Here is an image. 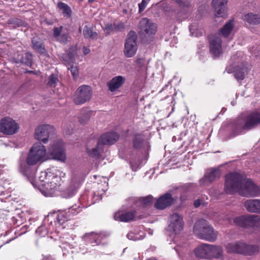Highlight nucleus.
Instances as JSON below:
<instances>
[{"label":"nucleus","mask_w":260,"mask_h":260,"mask_svg":"<svg viewBox=\"0 0 260 260\" xmlns=\"http://www.w3.org/2000/svg\"><path fill=\"white\" fill-rule=\"evenodd\" d=\"M223 250L221 246L210 244L209 259L220 258L223 256Z\"/></svg>","instance_id":"obj_30"},{"label":"nucleus","mask_w":260,"mask_h":260,"mask_svg":"<svg viewBox=\"0 0 260 260\" xmlns=\"http://www.w3.org/2000/svg\"><path fill=\"white\" fill-rule=\"evenodd\" d=\"M103 29L105 32L107 34H109L110 33L115 31V27H114V23H107L103 27Z\"/></svg>","instance_id":"obj_44"},{"label":"nucleus","mask_w":260,"mask_h":260,"mask_svg":"<svg viewBox=\"0 0 260 260\" xmlns=\"http://www.w3.org/2000/svg\"><path fill=\"white\" fill-rule=\"evenodd\" d=\"M189 30L190 34L193 37H199L202 36L204 33V30L196 23L192 24L190 26Z\"/></svg>","instance_id":"obj_35"},{"label":"nucleus","mask_w":260,"mask_h":260,"mask_svg":"<svg viewBox=\"0 0 260 260\" xmlns=\"http://www.w3.org/2000/svg\"><path fill=\"white\" fill-rule=\"evenodd\" d=\"M57 81V78L52 74L49 77L48 84L51 87H55Z\"/></svg>","instance_id":"obj_45"},{"label":"nucleus","mask_w":260,"mask_h":260,"mask_svg":"<svg viewBox=\"0 0 260 260\" xmlns=\"http://www.w3.org/2000/svg\"><path fill=\"white\" fill-rule=\"evenodd\" d=\"M142 33L147 36L154 35L156 31V25L147 18H142L139 23Z\"/></svg>","instance_id":"obj_18"},{"label":"nucleus","mask_w":260,"mask_h":260,"mask_svg":"<svg viewBox=\"0 0 260 260\" xmlns=\"http://www.w3.org/2000/svg\"><path fill=\"white\" fill-rule=\"evenodd\" d=\"M53 127L49 124H40L35 129V138L37 140L46 144L48 141L50 134L53 132Z\"/></svg>","instance_id":"obj_14"},{"label":"nucleus","mask_w":260,"mask_h":260,"mask_svg":"<svg viewBox=\"0 0 260 260\" xmlns=\"http://www.w3.org/2000/svg\"><path fill=\"white\" fill-rule=\"evenodd\" d=\"M232 59L233 60L236 61L237 60L236 55H235V56H233Z\"/></svg>","instance_id":"obj_58"},{"label":"nucleus","mask_w":260,"mask_h":260,"mask_svg":"<svg viewBox=\"0 0 260 260\" xmlns=\"http://www.w3.org/2000/svg\"><path fill=\"white\" fill-rule=\"evenodd\" d=\"M225 248L228 253H240L245 255H252L258 250L257 246L247 245L242 242L229 243Z\"/></svg>","instance_id":"obj_8"},{"label":"nucleus","mask_w":260,"mask_h":260,"mask_svg":"<svg viewBox=\"0 0 260 260\" xmlns=\"http://www.w3.org/2000/svg\"><path fill=\"white\" fill-rule=\"evenodd\" d=\"M119 136L116 133L110 132L102 135L98 141L102 145H111L115 143Z\"/></svg>","instance_id":"obj_24"},{"label":"nucleus","mask_w":260,"mask_h":260,"mask_svg":"<svg viewBox=\"0 0 260 260\" xmlns=\"http://www.w3.org/2000/svg\"><path fill=\"white\" fill-rule=\"evenodd\" d=\"M260 124V113L253 112L244 118L239 116L233 122L232 128L234 131V135H239L244 130L251 129Z\"/></svg>","instance_id":"obj_4"},{"label":"nucleus","mask_w":260,"mask_h":260,"mask_svg":"<svg viewBox=\"0 0 260 260\" xmlns=\"http://www.w3.org/2000/svg\"><path fill=\"white\" fill-rule=\"evenodd\" d=\"M127 237L129 240L137 241L141 239H142L144 238V237L141 236V238L140 237H138L137 235H136L134 232H129L127 235Z\"/></svg>","instance_id":"obj_47"},{"label":"nucleus","mask_w":260,"mask_h":260,"mask_svg":"<svg viewBox=\"0 0 260 260\" xmlns=\"http://www.w3.org/2000/svg\"><path fill=\"white\" fill-rule=\"evenodd\" d=\"M48 216L45 218L44 224L39 226L36 230V233L40 237L46 236L49 232L59 233L60 230H56L55 223L53 221L52 224L48 223L46 221Z\"/></svg>","instance_id":"obj_20"},{"label":"nucleus","mask_w":260,"mask_h":260,"mask_svg":"<svg viewBox=\"0 0 260 260\" xmlns=\"http://www.w3.org/2000/svg\"><path fill=\"white\" fill-rule=\"evenodd\" d=\"M38 189L40 191L43 195L46 197H52L55 192L58 190L59 187H57L54 190H50V188H52L50 183H46L43 182H37Z\"/></svg>","instance_id":"obj_27"},{"label":"nucleus","mask_w":260,"mask_h":260,"mask_svg":"<svg viewBox=\"0 0 260 260\" xmlns=\"http://www.w3.org/2000/svg\"><path fill=\"white\" fill-rule=\"evenodd\" d=\"M135 213L133 211H118L114 214V219L116 221L128 222L134 218Z\"/></svg>","instance_id":"obj_26"},{"label":"nucleus","mask_w":260,"mask_h":260,"mask_svg":"<svg viewBox=\"0 0 260 260\" xmlns=\"http://www.w3.org/2000/svg\"><path fill=\"white\" fill-rule=\"evenodd\" d=\"M205 175L206 177H207L208 179V181H210L211 183L212 181L220 176V172L218 169L211 170L209 172L206 173Z\"/></svg>","instance_id":"obj_38"},{"label":"nucleus","mask_w":260,"mask_h":260,"mask_svg":"<svg viewBox=\"0 0 260 260\" xmlns=\"http://www.w3.org/2000/svg\"><path fill=\"white\" fill-rule=\"evenodd\" d=\"M103 151V146L96 139L90 140L87 144L88 155L93 158H98Z\"/></svg>","instance_id":"obj_17"},{"label":"nucleus","mask_w":260,"mask_h":260,"mask_svg":"<svg viewBox=\"0 0 260 260\" xmlns=\"http://www.w3.org/2000/svg\"><path fill=\"white\" fill-rule=\"evenodd\" d=\"M92 91L90 86L82 85L76 90L74 101L77 105H81L89 101L91 96Z\"/></svg>","instance_id":"obj_13"},{"label":"nucleus","mask_w":260,"mask_h":260,"mask_svg":"<svg viewBox=\"0 0 260 260\" xmlns=\"http://www.w3.org/2000/svg\"><path fill=\"white\" fill-rule=\"evenodd\" d=\"M76 246V244L73 241V239H68L67 241H62L60 247L63 251H67L68 252L69 249H72Z\"/></svg>","instance_id":"obj_37"},{"label":"nucleus","mask_w":260,"mask_h":260,"mask_svg":"<svg viewBox=\"0 0 260 260\" xmlns=\"http://www.w3.org/2000/svg\"><path fill=\"white\" fill-rule=\"evenodd\" d=\"M65 176V173L53 167L47 169L45 171L41 172L37 182L50 183L52 186V188H50V191L59 187L61 185V178H64Z\"/></svg>","instance_id":"obj_5"},{"label":"nucleus","mask_w":260,"mask_h":260,"mask_svg":"<svg viewBox=\"0 0 260 260\" xmlns=\"http://www.w3.org/2000/svg\"><path fill=\"white\" fill-rule=\"evenodd\" d=\"M210 51L214 57H217L222 53L221 40L218 35L210 38Z\"/></svg>","instance_id":"obj_19"},{"label":"nucleus","mask_w":260,"mask_h":260,"mask_svg":"<svg viewBox=\"0 0 260 260\" xmlns=\"http://www.w3.org/2000/svg\"><path fill=\"white\" fill-rule=\"evenodd\" d=\"M224 191L229 194L236 192L243 196H257L260 194V188L251 179L238 173H230L225 177Z\"/></svg>","instance_id":"obj_1"},{"label":"nucleus","mask_w":260,"mask_h":260,"mask_svg":"<svg viewBox=\"0 0 260 260\" xmlns=\"http://www.w3.org/2000/svg\"><path fill=\"white\" fill-rule=\"evenodd\" d=\"M228 0H213L212 6L214 15L216 17L226 18L228 16Z\"/></svg>","instance_id":"obj_15"},{"label":"nucleus","mask_w":260,"mask_h":260,"mask_svg":"<svg viewBox=\"0 0 260 260\" xmlns=\"http://www.w3.org/2000/svg\"><path fill=\"white\" fill-rule=\"evenodd\" d=\"M58 8L62 11L64 15L68 17H70L71 14V10L70 8L66 4L63 3H59L58 4Z\"/></svg>","instance_id":"obj_41"},{"label":"nucleus","mask_w":260,"mask_h":260,"mask_svg":"<svg viewBox=\"0 0 260 260\" xmlns=\"http://www.w3.org/2000/svg\"><path fill=\"white\" fill-rule=\"evenodd\" d=\"M143 145L142 136L141 135H136L134 140V146L137 148H140Z\"/></svg>","instance_id":"obj_42"},{"label":"nucleus","mask_w":260,"mask_h":260,"mask_svg":"<svg viewBox=\"0 0 260 260\" xmlns=\"http://www.w3.org/2000/svg\"><path fill=\"white\" fill-rule=\"evenodd\" d=\"M42 260H54L51 256H48L44 257Z\"/></svg>","instance_id":"obj_55"},{"label":"nucleus","mask_w":260,"mask_h":260,"mask_svg":"<svg viewBox=\"0 0 260 260\" xmlns=\"http://www.w3.org/2000/svg\"><path fill=\"white\" fill-rule=\"evenodd\" d=\"M68 70H70L71 74L74 79H76L78 76V69L76 66H71L70 68L68 67Z\"/></svg>","instance_id":"obj_46"},{"label":"nucleus","mask_w":260,"mask_h":260,"mask_svg":"<svg viewBox=\"0 0 260 260\" xmlns=\"http://www.w3.org/2000/svg\"><path fill=\"white\" fill-rule=\"evenodd\" d=\"M80 184L79 180H76L75 178H72L70 185L63 190L62 196L65 198H70L75 194L77 189Z\"/></svg>","instance_id":"obj_23"},{"label":"nucleus","mask_w":260,"mask_h":260,"mask_svg":"<svg viewBox=\"0 0 260 260\" xmlns=\"http://www.w3.org/2000/svg\"><path fill=\"white\" fill-rule=\"evenodd\" d=\"M137 37L134 31H130L124 44V54L127 57H132L136 53L137 50Z\"/></svg>","instance_id":"obj_12"},{"label":"nucleus","mask_w":260,"mask_h":260,"mask_svg":"<svg viewBox=\"0 0 260 260\" xmlns=\"http://www.w3.org/2000/svg\"><path fill=\"white\" fill-rule=\"evenodd\" d=\"M48 151L53 159L61 162L66 161V154L62 140H58L50 143Z\"/></svg>","instance_id":"obj_9"},{"label":"nucleus","mask_w":260,"mask_h":260,"mask_svg":"<svg viewBox=\"0 0 260 260\" xmlns=\"http://www.w3.org/2000/svg\"><path fill=\"white\" fill-rule=\"evenodd\" d=\"M64 131L66 135H70L71 134L70 130H68L66 128H64Z\"/></svg>","instance_id":"obj_56"},{"label":"nucleus","mask_w":260,"mask_h":260,"mask_svg":"<svg viewBox=\"0 0 260 260\" xmlns=\"http://www.w3.org/2000/svg\"><path fill=\"white\" fill-rule=\"evenodd\" d=\"M71 61H72L73 60V58H71Z\"/></svg>","instance_id":"obj_64"},{"label":"nucleus","mask_w":260,"mask_h":260,"mask_svg":"<svg viewBox=\"0 0 260 260\" xmlns=\"http://www.w3.org/2000/svg\"><path fill=\"white\" fill-rule=\"evenodd\" d=\"M245 206L250 212L260 213V200H249L245 202Z\"/></svg>","instance_id":"obj_31"},{"label":"nucleus","mask_w":260,"mask_h":260,"mask_svg":"<svg viewBox=\"0 0 260 260\" xmlns=\"http://www.w3.org/2000/svg\"><path fill=\"white\" fill-rule=\"evenodd\" d=\"M90 113L84 111L80 113L79 116V121L81 124H84L87 122L90 117Z\"/></svg>","instance_id":"obj_40"},{"label":"nucleus","mask_w":260,"mask_h":260,"mask_svg":"<svg viewBox=\"0 0 260 260\" xmlns=\"http://www.w3.org/2000/svg\"><path fill=\"white\" fill-rule=\"evenodd\" d=\"M175 249L176 251V252L179 254V252L178 248V247L175 248Z\"/></svg>","instance_id":"obj_60"},{"label":"nucleus","mask_w":260,"mask_h":260,"mask_svg":"<svg viewBox=\"0 0 260 260\" xmlns=\"http://www.w3.org/2000/svg\"><path fill=\"white\" fill-rule=\"evenodd\" d=\"M125 79L121 76L113 77L108 83L109 89L114 92L119 88L124 82Z\"/></svg>","instance_id":"obj_28"},{"label":"nucleus","mask_w":260,"mask_h":260,"mask_svg":"<svg viewBox=\"0 0 260 260\" xmlns=\"http://www.w3.org/2000/svg\"><path fill=\"white\" fill-rule=\"evenodd\" d=\"M19 128L17 122L10 117L3 118L0 121V132L6 135L16 133Z\"/></svg>","instance_id":"obj_11"},{"label":"nucleus","mask_w":260,"mask_h":260,"mask_svg":"<svg viewBox=\"0 0 260 260\" xmlns=\"http://www.w3.org/2000/svg\"><path fill=\"white\" fill-rule=\"evenodd\" d=\"M200 204H201V203H200V200H196L194 202V206L196 207H198L200 206Z\"/></svg>","instance_id":"obj_54"},{"label":"nucleus","mask_w":260,"mask_h":260,"mask_svg":"<svg viewBox=\"0 0 260 260\" xmlns=\"http://www.w3.org/2000/svg\"><path fill=\"white\" fill-rule=\"evenodd\" d=\"M82 210L81 208L75 205L68 209V211H60L48 215L46 221L48 223H55L56 230H61L64 229V223L69 220L71 216L77 214Z\"/></svg>","instance_id":"obj_3"},{"label":"nucleus","mask_w":260,"mask_h":260,"mask_svg":"<svg viewBox=\"0 0 260 260\" xmlns=\"http://www.w3.org/2000/svg\"><path fill=\"white\" fill-rule=\"evenodd\" d=\"M105 236L102 233H96L94 232H90L86 233L83 237V240L87 243L91 244L93 247L98 246L100 245L104 244L103 242Z\"/></svg>","instance_id":"obj_16"},{"label":"nucleus","mask_w":260,"mask_h":260,"mask_svg":"<svg viewBox=\"0 0 260 260\" xmlns=\"http://www.w3.org/2000/svg\"><path fill=\"white\" fill-rule=\"evenodd\" d=\"M177 3L180 6H187L188 4V3H186V2H184V0H177Z\"/></svg>","instance_id":"obj_52"},{"label":"nucleus","mask_w":260,"mask_h":260,"mask_svg":"<svg viewBox=\"0 0 260 260\" xmlns=\"http://www.w3.org/2000/svg\"><path fill=\"white\" fill-rule=\"evenodd\" d=\"M242 19L250 24H256L260 23V17L252 13L244 15L242 16Z\"/></svg>","instance_id":"obj_33"},{"label":"nucleus","mask_w":260,"mask_h":260,"mask_svg":"<svg viewBox=\"0 0 260 260\" xmlns=\"http://www.w3.org/2000/svg\"><path fill=\"white\" fill-rule=\"evenodd\" d=\"M226 71L228 73L234 72L235 78L240 81L244 78L247 73V68L245 64L241 63L240 66H237L234 70L232 69L230 66L228 67Z\"/></svg>","instance_id":"obj_21"},{"label":"nucleus","mask_w":260,"mask_h":260,"mask_svg":"<svg viewBox=\"0 0 260 260\" xmlns=\"http://www.w3.org/2000/svg\"><path fill=\"white\" fill-rule=\"evenodd\" d=\"M83 35L85 38L94 39L97 38V34L93 32L92 30L89 27L85 26L83 29Z\"/></svg>","instance_id":"obj_39"},{"label":"nucleus","mask_w":260,"mask_h":260,"mask_svg":"<svg viewBox=\"0 0 260 260\" xmlns=\"http://www.w3.org/2000/svg\"><path fill=\"white\" fill-rule=\"evenodd\" d=\"M137 63L140 67H144L146 66L148 61L146 60L144 58H138L136 60Z\"/></svg>","instance_id":"obj_49"},{"label":"nucleus","mask_w":260,"mask_h":260,"mask_svg":"<svg viewBox=\"0 0 260 260\" xmlns=\"http://www.w3.org/2000/svg\"><path fill=\"white\" fill-rule=\"evenodd\" d=\"M173 201L174 199L171 194L167 193L157 200L154 204V206L157 209H164L171 206Z\"/></svg>","instance_id":"obj_22"},{"label":"nucleus","mask_w":260,"mask_h":260,"mask_svg":"<svg viewBox=\"0 0 260 260\" xmlns=\"http://www.w3.org/2000/svg\"><path fill=\"white\" fill-rule=\"evenodd\" d=\"M238 54V57L239 56H241L242 55V52H238L237 54V55Z\"/></svg>","instance_id":"obj_59"},{"label":"nucleus","mask_w":260,"mask_h":260,"mask_svg":"<svg viewBox=\"0 0 260 260\" xmlns=\"http://www.w3.org/2000/svg\"><path fill=\"white\" fill-rule=\"evenodd\" d=\"M211 183L210 181H208V179L206 177L205 175L204 177L200 180V183L202 185H207Z\"/></svg>","instance_id":"obj_51"},{"label":"nucleus","mask_w":260,"mask_h":260,"mask_svg":"<svg viewBox=\"0 0 260 260\" xmlns=\"http://www.w3.org/2000/svg\"><path fill=\"white\" fill-rule=\"evenodd\" d=\"M83 51L85 55L88 54L90 52L89 48L84 47L83 48Z\"/></svg>","instance_id":"obj_53"},{"label":"nucleus","mask_w":260,"mask_h":260,"mask_svg":"<svg viewBox=\"0 0 260 260\" xmlns=\"http://www.w3.org/2000/svg\"><path fill=\"white\" fill-rule=\"evenodd\" d=\"M131 168H132L133 170H134L135 171H137V168H136L135 166L134 165L131 164Z\"/></svg>","instance_id":"obj_57"},{"label":"nucleus","mask_w":260,"mask_h":260,"mask_svg":"<svg viewBox=\"0 0 260 260\" xmlns=\"http://www.w3.org/2000/svg\"><path fill=\"white\" fill-rule=\"evenodd\" d=\"M63 27H55L54 28V37L56 40L61 43H65L67 42L68 35L62 30Z\"/></svg>","instance_id":"obj_32"},{"label":"nucleus","mask_w":260,"mask_h":260,"mask_svg":"<svg viewBox=\"0 0 260 260\" xmlns=\"http://www.w3.org/2000/svg\"><path fill=\"white\" fill-rule=\"evenodd\" d=\"M14 60L16 62H21L28 66H30L32 63V55L29 53L21 52L15 56Z\"/></svg>","instance_id":"obj_29"},{"label":"nucleus","mask_w":260,"mask_h":260,"mask_svg":"<svg viewBox=\"0 0 260 260\" xmlns=\"http://www.w3.org/2000/svg\"><path fill=\"white\" fill-rule=\"evenodd\" d=\"M193 232L198 238L209 242H213L217 238L218 232L206 220L203 219L195 223Z\"/></svg>","instance_id":"obj_6"},{"label":"nucleus","mask_w":260,"mask_h":260,"mask_svg":"<svg viewBox=\"0 0 260 260\" xmlns=\"http://www.w3.org/2000/svg\"><path fill=\"white\" fill-rule=\"evenodd\" d=\"M105 190H103V193H100V195H102V194H103L104 193H105Z\"/></svg>","instance_id":"obj_63"},{"label":"nucleus","mask_w":260,"mask_h":260,"mask_svg":"<svg viewBox=\"0 0 260 260\" xmlns=\"http://www.w3.org/2000/svg\"><path fill=\"white\" fill-rule=\"evenodd\" d=\"M148 260H156L154 258H150Z\"/></svg>","instance_id":"obj_62"},{"label":"nucleus","mask_w":260,"mask_h":260,"mask_svg":"<svg viewBox=\"0 0 260 260\" xmlns=\"http://www.w3.org/2000/svg\"><path fill=\"white\" fill-rule=\"evenodd\" d=\"M221 224H235L242 227L258 226L260 225V216L256 215H246L237 217L232 219L230 216H226Z\"/></svg>","instance_id":"obj_7"},{"label":"nucleus","mask_w":260,"mask_h":260,"mask_svg":"<svg viewBox=\"0 0 260 260\" xmlns=\"http://www.w3.org/2000/svg\"><path fill=\"white\" fill-rule=\"evenodd\" d=\"M169 222L168 230L172 232V235H178L183 230L184 222L181 215L173 213L170 216Z\"/></svg>","instance_id":"obj_10"},{"label":"nucleus","mask_w":260,"mask_h":260,"mask_svg":"<svg viewBox=\"0 0 260 260\" xmlns=\"http://www.w3.org/2000/svg\"><path fill=\"white\" fill-rule=\"evenodd\" d=\"M114 27L115 31H120L124 28V24L122 22L114 23Z\"/></svg>","instance_id":"obj_50"},{"label":"nucleus","mask_w":260,"mask_h":260,"mask_svg":"<svg viewBox=\"0 0 260 260\" xmlns=\"http://www.w3.org/2000/svg\"><path fill=\"white\" fill-rule=\"evenodd\" d=\"M209 244H202L199 245L193 250L194 255L199 258L209 259Z\"/></svg>","instance_id":"obj_25"},{"label":"nucleus","mask_w":260,"mask_h":260,"mask_svg":"<svg viewBox=\"0 0 260 260\" xmlns=\"http://www.w3.org/2000/svg\"><path fill=\"white\" fill-rule=\"evenodd\" d=\"M32 44L33 48L37 51L41 53H44L45 52V47L42 41L38 40V39L36 38H34L32 40Z\"/></svg>","instance_id":"obj_36"},{"label":"nucleus","mask_w":260,"mask_h":260,"mask_svg":"<svg viewBox=\"0 0 260 260\" xmlns=\"http://www.w3.org/2000/svg\"><path fill=\"white\" fill-rule=\"evenodd\" d=\"M139 201L143 206H147L152 203L153 197L151 196H148L140 199Z\"/></svg>","instance_id":"obj_43"},{"label":"nucleus","mask_w":260,"mask_h":260,"mask_svg":"<svg viewBox=\"0 0 260 260\" xmlns=\"http://www.w3.org/2000/svg\"><path fill=\"white\" fill-rule=\"evenodd\" d=\"M47 150L45 146L40 142L35 143L29 149L25 161H19V172L29 180L35 186L33 179L36 174V170L31 166L41 163L47 159Z\"/></svg>","instance_id":"obj_2"},{"label":"nucleus","mask_w":260,"mask_h":260,"mask_svg":"<svg viewBox=\"0 0 260 260\" xmlns=\"http://www.w3.org/2000/svg\"><path fill=\"white\" fill-rule=\"evenodd\" d=\"M94 1V0H88L89 3H92Z\"/></svg>","instance_id":"obj_61"},{"label":"nucleus","mask_w":260,"mask_h":260,"mask_svg":"<svg viewBox=\"0 0 260 260\" xmlns=\"http://www.w3.org/2000/svg\"><path fill=\"white\" fill-rule=\"evenodd\" d=\"M234 26L233 20L229 21L220 30V34L224 37H227L231 35Z\"/></svg>","instance_id":"obj_34"},{"label":"nucleus","mask_w":260,"mask_h":260,"mask_svg":"<svg viewBox=\"0 0 260 260\" xmlns=\"http://www.w3.org/2000/svg\"><path fill=\"white\" fill-rule=\"evenodd\" d=\"M150 1V0H142L141 3L139 4V12H142L145 9Z\"/></svg>","instance_id":"obj_48"}]
</instances>
